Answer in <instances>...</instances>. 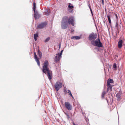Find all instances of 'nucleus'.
<instances>
[{
	"label": "nucleus",
	"instance_id": "f257e3e1",
	"mask_svg": "<svg viewBox=\"0 0 125 125\" xmlns=\"http://www.w3.org/2000/svg\"><path fill=\"white\" fill-rule=\"evenodd\" d=\"M49 64L48 61H45L44 63L42 70L43 72L45 73H47V76L48 78L50 80L52 78V72L48 67Z\"/></svg>",
	"mask_w": 125,
	"mask_h": 125
},
{
	"label": "nucleus",
	"instance_id": "f03ea898",
	"mask_svg": "<svg viewBox=\"0 0 125 125\" xmlns=\"http://www.w3.org/2000/svg\"><path fill=\"white\" fill-rule=\"evenodd\" d=\"M68 19L67 16L64 17L62 19V22L61 28L62 29H66L68 27Z\"/></svg>",
	"mask_w": 125,
	"mask_h": 125
},
{
	"label": "nucleus",
	"instance_id": "7ed1b4c3",
	"mask_svg": "<svg viewBox=\"0 0 125 125\" xmlns=\"http://www.w3.org/2000/svg\"><path fill=\"white\" fill-rule=\"evenodd\" d=\"M91 43L95 46L102 47L103 46L102 43L100 42L99 38L96 39V40L92 41Z\"/></svg>",
	"mask_w": 125,
	"mask_h": 125
},
{
	"label": "nucleus",
	"instance_id": "20e7f679",
	"mask_svg": "<svg viewBox=\"0 0 125 125\" xmlns=\"http://www.w3.org/2000/svg\"><path fill=\"white\" fill-rule=\"evenodd\" d=\"M97 35L96 33H92L89 35L88 39L90 41H93L96 39Z\"/></svg>",
	"mask_w": 125,
	"mask_h": 125
},
{
	"label": "nucleus",
	"instance_id": "39448f33",
	"mask_svg": "<svg viewBox=\"0 0 125 125\" xmlns=\"http://www.w3.org/2000/svg\"><path fill=\"white\" fill-rule=\"evenodd\" d=\"M62 85L61 82H57L54 85V87L57 91H58L62 87Z\"/></svg>",
	"mask_w": 125,
	"mask_h": 125
},
{
	"label": "nucleus",
	"instance_id": "423d86ee",
	"mask_svg": "<svg viewBox=\"0 0 125 125\" xmlns=\"http://www.w3.org/2000/svg\"><path fill=\"white\" fill-rule=\"evenodd\" d=\"M67 17L68 19V23L73 26L74 25V17H70L69 18Z\"/></svg>",
	"mask_w": 125,
	"mask_h": 125
},
{
	"label": "nucleus",
	"instance_id": "0eeeda50",
	"mask_svg": "<svg viewBox=\"0 0 125 125\" xmlns=\"http://www.w3.org/2000/svg\"><path fill=\"white\" fill-rule=\"evenodd\" d=\"M47 25L46 22H43L39 24L37 26V28L40 29H42L43 28Z\"/></svg>",
	"mask_w": 125,
	"mask_h": 125
},
{
	"label": "nucleus",
	"instance_id": "6e6552de",
	"mask_svg": "<svg viewBox=\"0 0 125 125\" xmlns=\"http://www.w3.org/2000/svg\"><path fill=\"white\" fill-rule=\"evenodd\" d=\"M66 107L68 110H71L72 109V106L68 102H66L64 103Z\"/></svg>",
	"mask_w": 125,
	"mask_h": 125
},
{
	"label": "nucleus",
	"instance_id": "1a4fd4ad",
	"mask_svg": "<svg viewBox=\"0 0 125 125\" xmlns=\"http://www.w3.org/2000/svg\"><path fill=\"white\" fill-rule=\"evenodd\" d=\"M34 16L35 19H38L40 18L41 15L39 14L37 11H34Z\"/></svg>",
	"mask_w": 125,
	"mask_h": 125
},
{
	"label": "nucleus",
	"instance_id": "9d476101",
	"mask_svg": "<svg viewBox=\"0 0 125 125\" xmlns=\"http://www.w3.org/2000/svg\"><path fill=\"white\" fill-rule=\"evenodd\" d=\"M34 58L36 61V62L38 65L39 66H40V61L37 58V56L35 52H34Z\"/></svg>",
	"mask_w": 125,
	"mask_h": 125
},
{
	"label": "nucleus",
	"instance_id": "9b49d317",
	"mask_svg": "<svg viewBox=\"0 0 125 125\" xmlns=\"http://www.w3.org/2000/svg\"><path fill=\"white\" fill-rule=\"evenodd\" d=\"M61 57L58 55V54H57L55 56L54 58V60L56 62H58L60 60Z\"/></svg>",
	"mask_w": 125,
	"mask_h": 125
},
{
	"label": "nucleus",
	"instance_id": "f8f14e48",
	"mask_svg": "<svg viewBox=\"0 0 125 125\" xmlns=\"http://www.w3.org/2000/svg\"><path fill=\"white\" fill-rule=\"evenodd\" d=\"M123 41L122 40H120L118 42V47L119 48H121L123 46Z\"/></svg>",
	"mask_w": 125,
	"mask_h": 125
},
{
	"label": "nucleus",
	"instance_id": "ddd939ff",
	"mask_svg": "<svg viewBox=\"0 0 125 125\" xmlns=\"http://www.w3.org/2000/svg\"><path fill=\"white\" fill-rule=\"evenodd\" d=\"M113 80L112 79H108L107 81V84L108 85H110L111 83H113Z\"/></svg>",
	"mask_w": 125,
	"mask_h": 125
},
{
	"label": "nucleus",
	"instance_id": "4468645a",
	"mask_svg": "<svg viewBox=\"0 0 125 125\" xmlns=\"http://www.w3.org/2000/svg\"><path fill=\"white\" fill-rule=\"evenodd\" d=\"M81 38V37L80 36H72L71 37L72 39H74L75 40H79Z\"/></svg>",
	"mask_w": 125,
	"mask_h": 125
},
{
	"label": "nucleus",
	"instance_id": "2eb2a0df",
	"mask_svg": "<svg viewBox=\"0 0 125 125\" xmlns=\"http://www.w3.org/2000/svg\"><path fill=\"white\" fill-rule=\"evenodd\" d=\"M107 86L108 87L107 91V92L109 90H112V86L111 84L108 85V84H107Z\"/></svg>",
	"mask_w": 125,
	"mask_h": 125
},
{
	"label": "nucleus",
	"instance_id": "dca6fc26",
	"mask_svg": "<svg viewBox=\"0 0 125 125\" xmlns=\"http://www.w3.org/2000/svg\"><path fill=\"white\" fill-rule=\"evenodd\" d=\"M50 14V11L48 10H46L45 11L44 14L47 15H48Z\"/></svg>",
	"mask_w": 125,
	"mask_h": 125
},
{
	"label": "nucleus",
	"instance_id": "f3484780",
	"mask_svg": "<svg viewBox=\"0 0 125 125\" xmlns=\"http://www.w3.org/2000/svg\"><path fill=\"white\" fill-rule=\"evenodd\" d=\"M37 54L40 57V58H41L42 56V53L39 50L38 51Z\"/></svg>",
	"mask_w": 125,
	"mask_h": 125
},
{
	"label": "nucleus",
	"instance_id": "a211bd4d",
	"mask_svg": "<svg viewBox=\"0 0 125 125\" xmlns=\"http://www.w3.org/2000/svg\"><path fill=\"white\" fill-rule=\"evenodd\" d=\"M107 17L109 21L110 24H111V22L110 19L111 16H110V15H108L107 16Z\"/></svg>",
	"mask_w": 125,
	"mask_h": 125
},
{
	"label": "nucleus",
	"instance_id": "6ab92c4d",
	"mask_svg": "<svg viewBox=\"0 0 125 125\" xmlns=\"http://www.w3.org/2000/svg\"><path fill=\"white\" fill-rule=\"evenodd\" d=\"M116 96L118 99L120 100V97H121V94L119 93H118L116 94Z\"/></svg>",
	"mask_w": 125,
	"mask_h": 125
},
{
	"label": "nucleus",
	"instance_id": "aec40b11",
	"mask_svg": "<svg viewBox=\"0 0 125 125\" xmlns=\"http://www.w3.org/2000/svg\"><path fill=\"white\" fill-rule=\"evenodd\" d=\"M38 36V34H35L34 35V40L35 41H36L37 40V38Z\"/></svg>",
	"mask_w": 125,
	"mask_h": 125
},
{
	"label": "nucleus",
	"instance_id": "412c9836",
	"mask_svg": "<svg viewBox=\"0 0 125 125\" xmlns=\"http://www.w3.org/2000/svg\"><path fill=\"white\" fill-rule=\"evenodd\" d=\"M33 10L34 11H35V10L36 9V4L34 2L33 3Z\"/></svg>",
	"mask_w": 125,
	"mask_h": 125
},
{
	"label": "nucleus",
	"instance_id": "4be33fe9",
	"mask_svg": "<svg viewBox=\"0 0 125 125\" xmlns=\"http://www.w3.org/2000/svg\"><path fill=\"white\" fill-rule=\"evenodd\" d=\"M106 94V92L105 91H103L102 94V97L103 98L104 97V95Z\"/></svg>",
	"mask_w": 125,
	"mask_h": 125
},
{
	"label": "nucleus",
	"instance_id": "5701e85b",
	"mask_svg": "<svg viewBox=\"0 0 125 125\" xmlns=\"http://www.w3.org/2000/svg\"><path fill=\"white\" fill-rule=\"evenodd\" d=\"M68 91V93H69V95H70L73 98V96L72 95V94L71 93V92L69 90H67Z\"/></svg>",
	"mask_w": 125,
	"mask_h": 125
},
{
	"label": "nucleus",
	"instance_id": "b1692460",
	"mask_svg": "<svg viewBox=\"0 0 125 125\" xmlns=\"http://www.w3.org/2000/svg\"><path fill=\"white\" fill-rule=\"evenodd\" d=\"M69 5H68V8L70 9H72V8H73V5L70 6V5L71 4V3H69Z\"/></svg>",
	"mask_w": 125,
	"mask_h": 125
},
{
	"label": "nucleus",
	"instance_id": "393cba45",
	"mask_svg": "<svg viewBox=\"0 0 125 125\" xmlns=\"http://www.w3.org/2000/svg\"><path fill=\"white\" fill-rule=\"evenodd\" d=\"M50 37H48L46 38L44 41L45 42H46L50 40Z\"/></svg>",
	"mask_w": 125,
	"mask_h": 125
},
{
	"label": "nucleus",
	"instance_id": "a878e982",
	"mask_svg": "<svg viewBox=\"0 0 125 125\" xmlns=\"http://www.w3.org/2000/svg\"><path fill=\"white\" fill-rule=\"evenodd\" d=\"M63 51L62 50L60 54L59 53L58 54V55L61 57V55L62 54Z\"/></svg>",
	"mask_w": 125,
	"mask_h": 125
},
{
	"label": "nucleus",
	"instance_id": "bb28decb",
	"mask_svg": "<svg viewBox=\"0 0 125 125\" xmlns=\"http://www.w3.org/2000/svg\"><path fill=\"white\" fill-rule=\"evenodd\" d=\"M89 8L90 9V10L91 12V13L92 15H93V13L92 10L91 9V7L90 6H89Z\"/></svg>",
	"mask_w": 125,
	"mask_h": 125
},
{
	"label": "nucleus",
	"instance_id": "cd10ccee",
	"mask_svg": "<svg viewBox=\"0 0 125 125\" xmlns=\"http://www.w3.org/2000/svg\"><path fill=\"white\" fill-rule=\"evenodd\" d=\"M113 67L114 68H115L116 67V63H114L113 65Z\"/></svg>",
	"mask_w": 125,
	"mask_h": 125
},
{
	"label": "nucleus",
	"instance_id": "c85d7f7f",
	"mask_svg": "<svg viewBox=\"0 0 125 125\" xmlns=\"http://www.w3.org/2000/svg\"><path fill=\"white\" fill-rule=\"evenodd\" d=\"M118 24L117 22H116L115 25V26L116 27H117L118 26Z\"/></svg>",
	"mask_w": 125,
	"mask_h": 125
},
{
	"label": "nucleus",
	"instance_id": "c756f323",
	"mask_svg": "<svg viewBox=\"0 0 125 125\" xmlns=\"http://www.w3.org/2000/svg\"><path fill=\"white\" fill-rule=\"evenodd\" d=\"M65 114L67 116V118L68 119H69V118H70V117L68 115V114H66V113H65Z\"/></svg>",
	"mask_w": 125,
	"mask_h": 125
},
{
	"label": "nucleus",
	"instance_id": "7c9ffc66",
	"mask_svg": "<svg viewBox=\"0 0 125 125\" xmlns=\"http://www.w3.org/2000/svg\"><path fill=\"white\" fill-rule=\"evenodd\" d=\"M68 11L69 12H72L73 11V10L71 9H69L68 10Z\"/></svg>",
	"mask_w": 125,
	"mask_h": 125
},
{
	"label": "nucleus",
	"instance_id": "2f4dec72",
	"mask_svg": "<svg viewBox=\"0 0 125 125\" xmlns=\"http://www.w3.org/2000/svg\"><path fill=\"white\" fill-rule=\"evenodd\" d=\"M102 2L103 4H104V0H102Z\"/></svg>",
	"mask_w": 125,
	"mask_h": 125
},
{
	"label": "nucleus",
	"instance_id": "473e14b6",
	"mask_svg": "<svg viewBox=\"0 0 125 125\" xmlns=\"http://www.w3.org/2000/svg\"><path fill=\"white\" fill-rule=\"evenodd\" d=\"M61 44L60 43L59 44V48L60 49V47H61Z\"/></svg>",
	"mask_w": 125,
	"mask_h": 125
},
{
	"label": "nucleus",
	"instance_id": "72a5a7b5",
	"mask_svg": "<svg viewBox=\"0 0 125 125\" xmlns=\"http://www.w3.org/2000/svg\"><path fill=\"white\" fill-rule=\"evenodd\" d=\"M64 92L65 94H66V93L67 92V91L66 90H65L64 91Z\"/></svg>",
	"mask_w": 125,
	"mask_h": 125
},
{
	"label": "nucleus",
	"instance_id": "f704fd0d",
	"mask_svg": "<svg viewBox=\"0 0 125 125\" xmlns=\"http://www.w3.org/2000/svg\"><path fill=\"white\" fill-rule=\"evenodd\" d=\"M73 125H76V124H75L74 122H73Z\"/></svg>",
	"mask_w": 125,
	"mask_h": 125
},
{
	"label": "nucleus",
	"instance_id": "c9c22d12",
	"mask_svg": "<svg viewBox=\"0 0 125 125\" xmlns=\"http://www.w3.org/2000/svg\"><path fill=\"white\" fill-rule=\"evenodd\" d=\"M116 17H117V15L116 14Z\"/></svg>",
	"mask_w": 125,
	"mask_h": 125
}]
</instances>
